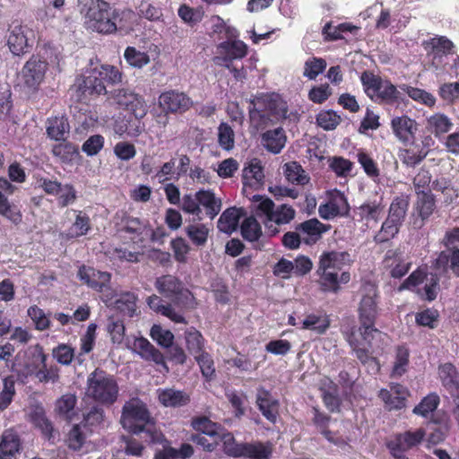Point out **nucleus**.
Listing matches in <instances>:
<instances>
[{"instance_id":"nucleus-1","label":"nucleus","mask_w":459,"mask_h":459,"mask_svg":"<svg viewBox=\"0 0 459 459\" xmlns=\"http://www.w3.org/2000/svg\"><path fill=\"white\" fill-rule=\"evenodd\" d=\"M123 74L111 65H101L91 69L78 81L76 93L81 102H86L108 93L107 87L122 82Z\"/></svg>"},{"instance_id":"nucleus-2","label":"nucleus","mask_w":459,"mask_h":459,"mask_svg":"<svg viewBox=\"0 0 459 459\" xmlns=\"http://www.w3.org/2000/svg\"><path fill=\"white\" fill-rule=\"evenodd\" d=\"M253 202L255 205V215L262 221L270 237L279 234L281 227L289 224L296 216V211L291 205H275L269 197L254 195Z\"/></svg>"},{"instance_id":"nucleus-3","label":"nucleus","mask_w":459,"mask_h":459,"mask_svg":"<svg viewBox=\"0 0 459 459\" xmlns=\"http://www.w3.org/2000/svg\"><path fill=\"white\" fill-rule=\"evenodd\" d=\"M120 422L128 432L141 435L144 441L151 437V432L160 431L146 403L139 398H132L125 403Z\"/></svg>"},{"instance_id":"nucleus-4","label":"nucleus","mask_w":459,"mask_h":459,"mask_svg":"<svg viewBox=\"0 0 459 459\" xmlns=\"http://www.w3.org/2000/svg\"><path fill=\"white\" fill-rule=\"evenodd\" d=\"M286 108L277 97L269 94H261L250 100L248 117L250 127L255 133L264 131L273 119L285 117Z\"/></svg>"},{"instance_id":"nucleus-5","label":"nucleus","mask_w":459,"mask_h":459,"mask_svg":"<svg viewBox=\"0 0 459 459\" xmlns=\"http://www.w3.org/2000/svg\"><path fill=\"white\" fill-rule=\"evenodd\" d=\"M82 12H84V25L89 30L100 34H112L116 32V26L112 19V9L109 3L104 0H79Z\"/></svg>"},{"instance_id":"nucleus-6","label":"nucleus","mask_w":459,"mask_h":459,"mask_svg":"<svg viewBox=\"0 0 459 459\" xmlns=\"http://www.w3.org/2000/svg\"><path fill=\"white\" fill-rule=\"evenodd\" d=\"M87 394L94 401L105 404H113L118 396V385L115 377L105 370L96 368L87 379Z\"/></svg>"},{"instance_id":"nucleus-7","label":"nucleus","mask_w":459,"mask_h":459,"mask_svg":"<svg viewBox=\"0 0 459 459\" xmlns=\"http://www.w3.org/2000/svg\"><path fill=\"white\" fill-rule=\"evenodd\" d=\"M224 453L233 458L272 459L273 445L270 441L237 442L230 432L223 437Z\"/></svg>"},{"instance_id":"nucleus-8","label":"nucleus","mask_w":459,"mask_h":459,"mask_svg":"<svg viewBox=\"0 0 459 459\" xmlns=\"http://www.w3.org/2000/svg\"><path fill=\"white\" fill-rule=\"evenodd\" d=\"M360 82L367 96L375 102L393 105L401 100V93L395 85L371 71H364Z\"/></svg>"},{"instance_id":"nucleus-9","label":"nucleus","mask_w":459,"mask_h":459,"mask_svg":"<svg viewBox=\"0 0 459 459\" xmlns=\"http://www.w3.org/2000/svg\"><path fill=\"white\" fill-rule=\"evenodd\" d=\"M77 276L82 282L100 293V299L107 306L111 305L117 296L116 290L111 286V273L83 264L79 267Z\"/></svg>"},{"instance_id":"nucleus-10","label":"nucleus","mask_w":459,"mask_h":459,"mask_svg":"<svg viewBox=\"0 0 459 459\" xmlns=\"http://www.w3.org/2000/svg\"><path fill=\"white\" fill-rule=\"evenodd\" d=\"M375 324L376 323H359V332L362 337V340L366 342L368 349L360 347V342L356 338L354 333H351L347 337L348 343L350 344L352 351L355 352L357 359L363 365L368 363L369 361L377 362V359L370 356L369 349L372 350V351L374 352L375 346H377V348L379 347L378 345H375L374 341H380L385 336L384 333H382L380 330L375 327Z\"/></svg>"},{"instance_id":"nucleus-11","label":"nucleus","mask_w":459,"mask_h":459,"mask_svg":"<svg viewBox=\"0 0 459 459\" xmlns=\"http://www.w3.org/2000/svg\"><path fill=\"white\" fill-rule=\"evenodd\" d=\"M426 435L423 428L409 429L394 434L385 446L394 459H409L405 452L418 447L425 440Z\"/></svg>"},{"instance_id":"nucleus-12","label":"nucleus","mask_w":459,"mask_h":459,"mask_svg":"<svg viewBox=\"0 0 459 459\" xmlns=\"http://www.w3.org/2000/svg\"><path fill=\"white\" fill-rule=\"evenodd\" d=\"M146 443L162 446L161 449L155 452L153 459H190L195 454L194 446L188 443H182L178 448L171 446V442L160 430L152 431Z\"/></svg>"},{"instance_id":"nucleus-13","label":"nucleus","mask_w":459,"mask_h":459,"mask_svg":"<svg viewBox=\"0 0 459 459\" xmlns=\"http://www.w3.org/2000/svg\"><path fill=\"white\" fill-rule=\"evenodd\" d=\"M361 299L359 305V323L371 324L376 323L377 317V286L371 282L366 281L361 286Z\"/></svg>"},{"instance_id":"nucleus-14","label":"nucleus","mask_w":459,"mask_h":459,"mask_svg":"<svg viewBox=\"0 0 459 459\" xmlns=\"http://www.w3.org/2000/svg\"><path fill=\"white\" fill-rule=\"evenodd\" d=\"M48 68L47 60L39 55H32L22 69V77L25 86L37 90L45 79Z\"/></svg>"},{"instance_id":"nucleus-15","label":"nucleus","mask_w":459,"mask_h":459,"mask_svg":"<svg viewBox=\"0 0 459 459\" xmlns=\"http://www.w3.org/2000/svg\"><path fill=\"white\" fill-rule=\"evenodd\" d=\"M155 288L160 294L170 299L177 304L183 299H188L191 292L184 288L183 282L176 276L167 274L158 277L155 281Z\"/></svg>"},{"instance_id":"nucleus-16","label":"nucleus","mask_w":459,"mask_h":459,"mask_svg":"<svg viewBox=\"0 0 459 459\" xmlns=\"http://www.w3.org/2000/svg\"><path fill=\"white\" fill-rule=\"evenodd\" d=\"M35 39L33 30L23 25H16L10 29L7 37V45L10 51L15 56H21L32 48Z\"/></svg>"},{"instance_id":"nucleus-17","label":"nucleus","mask_w":459,"mask_h":459,"mask_svg":"<svg viewBox=\"0 0 459 459\" xmlns=\"http://www.w3.org/2000/svg\"><path fill=\"white\" fill-rule=\"evenodd\" d=\"M112 99L115 103L127 111L136 118H143L146 113V106L143 98L128 89L121 88L114 91Z\"/></svg>"},{"instance_id":"nucleus-18","label":"nucleus","mask_w":459,"mask_h":459,"mask_svg":"<svg viewBox=\"0 0 459 459\" xmlns=\"http://www.w3.org/2000/svg\"><path fill=\"white\" fill-rule=\"evenodd\" d=\"M248 53L247 45L240 39H228L217 46V56L214 62L217 65L233 63L234 60L243 59Z\"/></svg>"},{"instance_id":"nucleus-19","label":"nucleus","mask_w":459,"mask_h":459,"mask_svg":"<svg viewBox=\"0 0 459 459\" xmlns=\"http://www.w3.org/2000/svg\"><path fill=\"white\" fill-rule=\"evenodd\" d=\"M429 141H431V138H426L420 144L412 140L407 145H404V148L400 149L398 156L402 163L410 168L420 164L429 152Z\"/></svg>"},{"instance_id":"nucleus-20","label":"nucleus","mask_w":459,"mask_h":459,"mask_svg":"<svg viewBox=\"0 0 459 459\" xmlns=\"http://www.w3.org/2000/svg\"><path fill=\"white\" fill-rule=\"evenodd\" d=\"M350 206L344 194L335 191L331 194L325 204H321L318 207L319 216L324 220H331L339 215H346L349 212Z\"/></svg>"},{"instance_id":"nucleus-21","label":"nucleus","mask_w":459,"mask_h":459,"mask_svg":"<svg viewBox=\"0 0 459 459\" xmlns=\"http://www.w3.org/2000/svg\"><path fill=\"white\" fill-rule=\"evenodd\" d=\"M390 125L394 136L403 145H407L411 141L415 140L418 132V123L415 119L407 115H403L393 117Z\"/></svg>"},{"instance_id":"nucleus-22","label":"nucleus","mask_w":459,"mask_h":459,"mask_svg":"<svg viewBox=\"0 0 459 459\" xmlns=\"http://www.w3.org/2000/svg\"><path fill=\"white\" fill-rule=\"evenodd\" d=\"M160 104L167 112L181 114L192 107L193 101L184 92L169 91L160 96Z\"/></svg>"},{"instance_id":"nucleus-23","label":"nucleus","mask_w":459,"mask_h":459,"mask_svg":"<svg viewBox=\"0 0 459 459\" xmlns=\"http://www.w3.org/2000/svg\"><path fill=\"white\" fill-rule=\"evenodd\" d=\"M329 229V225L327 226L322 223L316 218L307 220L295 226V230L299 231L303 242L308 246L315 245L317 241H319L322 238V235Z\"/></svg>"},{"instance_id":"nucleus-24","label":"nucleus","mask_w":459,"mask_h":459,"mask_svg":"<svg viewBox=\"0 0 459 459\" xmlns=\"http://www.w3.org/2000/svg\"><path fill=\"white\" fill-rule=\"evenodd\" d=\"M133 350L145 361L153 362L156 365L162 366L169 371V367L165 362L164 355L155 348L146 338H135L133 343Z\"/></svg>"},{"instance_id":"nucleus-25","label":"nucleus","mask_w":459,"mask_h":459,"mask_svg":"<svg viewBox=\"0 0 459 459\" xmlns=\"http://www.w3.org/2000/svg\"><path fill=\"white\" fill-rule=\"evenodd\" d=\"M411 264L406 262L398 250H387L383 259V266L392 278L401 279L408 273Z\"/></svg>"},{"instance_id":"nucleus-26","label":"nucleus","mask_w":459,"mask_h":459,"mask_svg":"<svg viewBox=\"0 0 459 459\" xmlns=\"http://www.w3.org/2000/svg\"><path fill=\"white\" fill-rule=\"evenodd\" d=\"M256 405L263 416L271 423H275L279 415V402L271 393L260 387L256 394Z\"/></svg>"},{"instance_id":"nucleus-27","label":"nucleus","mask_w":459,"mask_h":459,"mask_svg":"<svg viewBox=\"0 0 459 459\" xmlns=\"http://www.w3.org/2000/svg\"><path fill=\"white\" fill-rule=\"evenodd\" d=\"M426 45L430 48L429 55L432 56V65L438 68L442 57L454 53L455 45L446 36H436L429 39Z\"/></svg>"},{"instance_id":"nucleus-28","label":"nucleus","mask_w":459,"mask_h":459,"mask_svg":"<svg viewBox=\"0 0 459 459\" xmlns=\"http://www.w3.org/2000/svg\"><path fill=\"white\" fill-rule=\"evenodd\" d=\"M438 375L443 386L453 398L459 396V372L455 366L450 362L438 367Z\"/></svg>"},{"instance_id":"nucleus-29","label":"nucleus","mask_w":459,"mask_h":459,"mask_svg":"<svg viewBox=\"0 0 459 459\" xmlns=\"http://www.w3.org/2000/svg\"><path fill=\"white\" fill-rule=\"evenodd\" d=\"M22 449L21 438L13 429H6L1 436L0 459H14Z\"/></svg>"},{"instance_id":"nucleus-30","label":"nucleus","mask_w":459,"mask_h":459,"mask_svg":"<svg viewBox=\"0 0 459 459\" xmlns=\"http://www.w3.org/2000/svg\"><path fill=\"white\" fill-rule=\"evenodd\" d=\"M31 423L40 430L43 437L48 441H53L55 429L52 421L47 417L46 411L42 406H35L30 414Z\"/></svg>"},{"instance_id":"nucleus-31","label":"nucleus","mask_w":459,"mask_h":459,"mask_svg":"<svg viewBox=\"0 0 459 459\" xmlns=\"http://www.w3.org/2000/svg\"><path fill=\"white\" fill-rule=\"evenodd\" d=\"M158 400L165 407L178 408L189 403L190 396L185 391L174 388L159 389Z\"/></svg>"},{"instance_id":"nucleus-32","label":"nucleus","mask_w":459,"mask_h":459,"mask_svg":"<svg viewBox=\"0 0 459 459\" xmlns=\"http://www.w3.org/2000/svg\"><path fill=\"white\" fill-rule=\"evenodd\" d=\"M318 262L322 264L323 273L326 268H334L340 272L344 265H350L352 259L347 251H326L320 255Z\"/></svg>"},{"instance_id":"nucleus-33","label":"nucleus","mask_w":459,"mask_h":459,"mask_svg":"<svg viewBox=\"0 0 459 459\" xmlns=\"http://www.w3.org/2000/svg\"><path fill=\"white\" fill-rule=\"evenodd\" d=\"M432 268L439 272H446L448 269L459 278V248L452 252L441 251L432 262Z\"/></svg>"},{"instance_id":"nucleus-34","label":"nucleus","mask_w":459,"mask_h":459,"mask_svg":"<svg viewBox=\"0 0 459 459\" xmlns=\"http://www.w3.org/2000/svg\"><path fill=\"white\" fill-rule=\"evenodd\" d=\"M244 215L242 208H227L220 216L217 228L219 231L230 235L237 230L240 218Z\"/></svg>"},{"instance_id":"nucleus-35","label":"nucleus","mask_w":459,"mask_h":459,"mask_svg":"<svg viewBox=\"0 0 459 459\" xmlns=\"http://www.w3.org/2000/svg\"><path fill=\"white\" fill-rule=\"evenodd\" d=\"M287 141L285 131L282 127L267 130L261 135L263 146L270 152L278 154L284 148Z\"/></svg>"},{"instance_id":"nucleus-36","label":"nucleus","mask_w":459,"mask_h":459,"mask_svg":"<svg viewBox=\"0 0 459 459\" xmlns=\"http://www.w3.org/2000/svg\"><path fill=\"white\" fill-rule=\"evenodd\" d=\"M360 28L351 22H342L333 25L332 22H326L322 30L325 40L335 41L344 39V34L357 35Z\"/></svg>"},{"instance_id":"nucleus-37","label":"nucleus","mask_w":459,"mask_h":459,"mask_svg":"<svg viewBox=\"0 0 459 459\" xmlns=\"http://www.w3.org/2000/svg\"><path fill=\"white\" fill-rule=\"evenodd\" d=\"M198 207H203L205 214L213 220L221 212V201L212 190L200 189L197 191Z\"/></svg>"},{"instance_id":"nucleus-38","label":"nucleus","mask_w":459,"mask_h":459,"mask_svg":"<svg viewBox=\"0 0 459 459\" xmlns=\"http://www.w3.org/2000/svg\"><path fill=\"white\" fill-rule=\"evenodd\" d=\"M264 169L261 162L254 159L247 167H245L242 172V181L245 186L258 188L264 185Z\"/></svg>"},{"instance_id":"nucleus-39","label":"nucleus","mask_w":459,"mask_h":459,"mask_svg":"<svg viewBox=\"0 0 459 459\" xmlns=\"http://www.w3.org/2000/svg\"><path fill=\"white\" fill-rule=\"evenodd\" d=\"M322 264L318 262L316 274L318 276V284L320 289L325 292L336 293L340 290L339 272L334 268H326L323 273Z\"/></svg>"},{"instance_id":"nucleus-40","label":"nucleus","mask_w":459,"mask_h":459,"mask_svg":"<svg viewBox=\"0 0 459 459\" xmlns=\"http://www.w3.org/2000/svg\"><path fill=\"white\" fill-rule=\"evenodd\" d=\"M91 230V219L82 211H78L73 224L65 231L66 239L78 238L85 236Z\"/></svg>"},{"instance_id":"nucleus-41","label":"nucleus","mask_w":459,"mask_h":459,"mask_svg":"<svg viewBox=\"0 0 459 459\" xmlns=\"http://www.w3.org/2000/svg\"><path fill=\"white\" fill-rule=\"evenodd\" d=\"M142 118L132 119L126 117L115 120L113 129L118 135L127 134L130 136H138L143 130V124L141 122Z\"/></svg>"},{"instance_id":"nucleus-42","label":"nucleus","mask_w":459,"mask_h":459,"mask_svg":"<svg viewBox=\"0 0 459 459\" xmlns=\"http://www.w3.org/2000/svg\"><path fill=\"white\" fill-rule=\"evenodd\" d=\"M87 434L82 424H74L66 433L65 444L73 452H82L86 444Z\"/></svg>"},{"instance_id":"nucleus-43","label":"nucleus","mask_w":459,"mask_h":459,"mask_svg":"<svg viewBox=\"0 0 459 459\" xmlns=\"http://www.w3.org/2000/svg\"><path fill=\"white\" fill-rule=\"evenodd\" d=\"M136 15L134 12L128 8L112 10L111 22L115 23L117 30H133Z\"/></svg>"},{"instance_id":"nucleus-44","label":"nucleus","mask_w":459,"mask_h":459,"mask_svg":"<svg viewBox=\"0 0 459 459\" xmlns=\"http://www.w3.org/2000/svg\"><path fill=\"white\" fill-rule=\"evenodd\" d=\"M415 210L423 221L433 214L436 210V199L432 192L416 195Z\"/></svg>"},{"instance_id":"nucleus-45","label":"nucleus","mask_w":459,"mask_h":459,"mask_svg":"<svg viewBox=\"0 0 459 459\" xmlns=\"http://www.w3.org/2000/svg\"><path fill=\"white\" fill-rule=\"evenodd\" d=\"M69 131V124L64 117H49L47 121L48 136L55 141L65 140V134Z\"/></svg>"},{"instance_id":"nucleus-46","label":"nucleus","mask_w":459,"mask_h":459,"mask_svg":"<svg viewBox=\"0 0 459 459\" xmlns=\"http://www.w3.org/2000/svg\"><path fill=\"white\" fill-rule=\"evenodd\" d=\"M192 428L197 431L196 434H204L208 437L221 436L220 431L222 429L221 425L212 422L205 416L195 417L191 421Z\"/></svg>"},{"instance_id":"nucleus-47","label":"nucleus","mask_w":459,"mask_h":459,"mask_svg":"<svg viewBox=\"0 0 459 459\" xmlns=\"http://www.w3.org/2000/svg\"><path fill=\"white\" fill-rule=\"evenodd\" d=\"M284 175L287 181L293 185L305 186L309 182V177L297 161H290L284 165Z\"/></svg>"},{"instance_id":"nucleus-48","label":"nucleus","mask_w":459,"mask_h":459,"mask_svg":"<svg viewBox=\"0 0 459 459\" xmlns=\"http://www.w3.org/2000/svg\"><path fill=\"white\" fill-rule=\"evenodd\" d=\"M77 398L73 394L62 395L56 403V411L62 419L71 421L75 414Z\"/></svg>"},{"instance_id":"nucleus-49","label":"nucleus","mask_w":459,"mask_h":459,"mask_svg":"<svg viewBox=\"0 0 459 459\" xmlns=\"http://www.w3.org/2000/svg\"><path fill=\"white\" fill-rule=\"evenodd\" d=\"M439 403V395L435 392L429 393L413 408L412 413L423 418H429L437 409Z\"/></svg>"},{"instance_id":"nucleus-50","label":"nucleus","mask_w":459,"mask_h":459,"mask_svg":"<svg viewBox=\"0 0 459 459\" xmlns=\"http://www.w3.org/2000/svg\"><path fill=\"white\" fill-rule=\"evenodd\" d=\"M62 141L53 146L52 154L64 163H71L79 155L78 147L72 143Z\"/></svg>"},{"instance_id":"nucleus-51","label":"nucleus","mask_w":459,"mask_h":459,"mask_svg":"<svg viewBox=\"0 0 459 459\" xmlns=\"http://www.w3.org/2000/svg\"><path fill=\"white\" fill-rule=\"evenodd\" d=\"M428 126L436 137H440L451 130L453 123L447 116L436 113L428 118Z\"/></svg>"},{"instance_id":"nucleus-52","label":"nucleus","mask_w":459,"mask_h":459,"mask_svg":"<svg viewBox=\"0 0 459 459\" xmlns=\"http://www.w3.org/2000/svg\"><path fill=\"white\" fill-rule=\"evenodd\" d=\"M402 223L387 217L383 222L380 230L374 237L377 244L385 243L394 238L399 232Z\"/></svg>"},{"instance_id":"nucleus-53","label":"nucleus","mask_w":459,"mask_h":459,"mask_svg":"<svg viewBox=\"0 0 459 459\" xmlns=\"http://www.w3.org/2000/svg\"><path fill=\"white\" fill-rule=\"evenodd\" d=\"M136 296L132 292H124L116 300L113 299L111 304H115V307L124 316L133 317L136 311Z\"/></svg>"},{"instance_id":"nucleus-54","label":"nucleus","mask_w":459,"mask_h":459,"mask_svg":"<svg viewBox=\"0 0 459 459\" xmlns=\"http://www.w3.org/2000/svg\"><path fill=\"white\" fill-rule=\"evenodd\" d=\"M329 327L330 319L327 316L309 314L302 321L303 329L312 330L318 334H324Z\"/></svg>"},{"instance_id":"nucleus-55","label":"nucleus","mask_w":459,"mask_h":459,"mask_svg":"<svg viewBox=\"0 0 459 459\" xmlns=\"http://www.w3.org/2000/svg\"><path fill=\"white\" fill-rule=\"evenodd\" d=\"M408 207L409 197L407 195H401L396 196L394 198L390 204L387 217L394 219V221L403 224L407 213Z\"/></svg>"},{"instance_id":"nucleus-56","label":"nucleus","mask_w":459,"mask_h":459,"mask_svg":"<svg viewBox=\"0 0 459 459\" xmlns=\"http://www.w3.org/2000/svg\"><path fill=\"white\" fill-rule=\"evenodd\" d=\"M185 231L193 245L196 247H204L206 244L209 229L205 224H189L185 228Z\"/></svg>"},{"instance_id":"nucleus-57","label":"nucleus","mask_w":459,"mask_h":459,"mask_svg":"<svg viewBox=\"0 0 459 459\" xmlns=\"http://www.w3.org/2000/svg\"><path fill=\"white\" fill-rule=\"evenodd\" d=\"M240 231L243 238L249 242L256 241L262 236L261 225L253 216L247 217L242 221Z\"/></svg>"},{"instance_id":"nucleus-58","label":"nucleus","mask_w":459,"mask_h":459,"mask_svg":"<svg viewBox=\"0 0 459 459\" xmlns=\"http://www.w3.org/2000/svg\"><path fill=\"white\" fill-rule=\"evenodd\" d=\"M322 400L330 412H337L340 411L342 401L338 394V386L330 381L328 389H322Z\"/></svg>"},{"instance_id":"nucleus-59","label":"nucleus","mask_w":459,"mask_h":459,"mask_svg":"<svg viewBox=\"0 0 459 459\" xmlns=\"http://www.w3.org/2000/svg\"><path fill=\"white\" fill-rule=\"evenodd\" d=\"M15 378L8 376L3 379V388L0 392V411L6 410L15 396Z\"/></svg>"},{"instance_id":"nucleus-60","label":"nucleus","mask_w":459,"mask_h":459,"mask_svg":"<svg viewBox=\"0 0 459 459\" xmlns=\"http://www.w3.org/2000/svg\"><path fill=\"white\" fill-rule=\"evenodd\" d=\"M185 334L186 348L190 354L196 356L204 351V339L199 331L191 328Z\"/></svg>"},{"instance_id":"nucleus-61","label":"nucleus","mask_w":459,"mask_h":459,"mask_svg":"<svg viewBox=\"0 0 459 459\" xmlns=\"http://www.w3.org/2000/svg\"><path fill=\"white\" fill-rule=\"evenodd\" d=\"M432 175L426 167H421L412 179L415 195L431 192Z\"/></svg>"},{"instance_id":"nucleus-62","label":"nucleus","mask_w":459,"mask_h":459,"mask_svg":"<svg viewBox=\"0 0 459 459\" xmlns=\"http://www.w3.org/2000/svg\"><path fill=\"white\" fill-rule=\"evenodd\" d=\"M326 66L327 63L324 58L312 56L304 64L303 76L309 80H315L325 70Z\"/></svg>"},{"instance_id":"nucleus-63","label":"nucleus","mask_w":459,"mask_h":459,"mask_svg":"<svg viewBox=\"0 0 459 459\" xmlns=\"http://www.w3.org/2000/svg\"><path fill=\"white\" fill-rule=\"evenodd\" d=\"M30 363L27 364L28 373L34 375L37 370L45 367L47 361V355L44 352L43 347L39 344L35 345L30 349Z\"/></svg>"},{"instance_id":"nucleus-64","label":"nucleus","mask_w":459,"mask_h":459,"mask_svg":"<svg viewBox=\"0 0 459 459\" xmlns=\"http://www.w3.org/2000/svg\"><path fill=\"white\" fill-rule=\"evenodd\" d=\"M124 57L129 65L135 68H142L151 61L147 53L137 50L134 47H127Z\"/></svg>"}]
</instances>
